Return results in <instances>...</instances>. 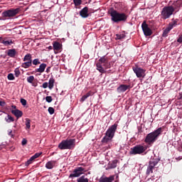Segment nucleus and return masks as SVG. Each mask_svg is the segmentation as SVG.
<instances>
[{
	"label": "nucleus",
	"instance_id": "obj_20",
	"mask_svg": "<svg viewBox=\"0 0 182 182\" xmlns=\"http://www.w3.org/2000/svg\"><path fill=\"white\" fill-rule=\"evenodd\" d=\"M171 29H173V26H168V27L163 31V33H162L163 38H167V36H168V33H170V31H171Z\"/></svg>",
	"mask_w": 182,
	"mask_h": 182
},
{
	"label": "nucleus",
	"instance_id": "obj_9",
	"mask_svg": "<svg viewBox=\"0 0 182 182\" xmlns=\"http://www.w3.org/2000/svg\"><path fill=\"white\" fill-rule=\"evenodd\" d=\"M117 123H115L109 127V129H108L105 133L107 137H109L111 139H113V137H114V133H116V130H117Z\"/></svg>",
	"mask_w": 182,
	"mask_h": 182
},
{
	"label": "nucleus",
	"instance_id": "obj_11",
	"mask_svg": "<svg viewBox=\"0 0 182 182\" xmlns=\"http://www.w3.org/2000/svg\"><path fill=\"white\" fill-rule=\"evenodd\" d=\"M83 171H85L83 167H77L73 170V173L70 174L69 178H73L75 177H80V176L83 174Z\"/></svg>",
	"mask_w": 182,
	"mask_h": 182
},
{
	"label": "nucleus",
	"instance_id": "obj_42",
	"mask_svg": "<svg viewBox=\"0 0 182 182\" xmlns=\"http://www.w3.org/2000/svg\"><path fill=\"white\" fill-rule=\"evenodd\" d=\"M46 100L48 103H51V102L53 100L52 99V96H47L46 97Z\"/></svg>",
	"mask_w": 182,
	"mask_h": 182
},
{
	"label": "nucleus",
	"instance_id": "obj_40",
	"mask_svg": "<svg viewBox=\"0 0 182 182\" xmlns=\"http://www.w3.org/2000/svg\"><path fill=\"white\" fill-rule=\"evenodd\" d=\"M116 36L119 40L124 39V38H126V36L124 34H117Z\"/></svg>",
	"mask_w": 182,
	"mask_h": 182
},
{
	"label": "nucleus",
	"instance_id": "obj_14",
	"mask_svg": "<svg viewBox=\"0 0 182 182\" xmlns=\"http://www.w3.org/2000/svg\"><path fill=\"white\" fill-rule=\"evenodd\" d=\"M127 89H130V85H120L117 88V91L118 93H124Z\"/></svg>",
	"mask_w": 182,
	"mask_h": 182
},
{
	"label": "nucleus",
	"instance_id": "obj_36",
	"mask_svg": "<svg viewBox=\"0 0 182 182\" xmlns=\"http://www.w3.org/2000/svg\"><path fill=\"white\" fill-rule=\"evenodd\" d=\"M7 79L9 80H15V76H14L13 73H9L7 76Z\"/></svg>",
	"mask_w": 182,
	"mask_h": 182
},
{
	"label": "nucleus",
	"instance_id": "obj_43",
	"mask_svg": "<svg viewBox=\"0 0 182 182\" xmlns=\"http://www.w3.org/2000/svg\"><path fill=\"white\" fill-rule=\"evenodd\" d=\"M48 113L53 114V113H55V109L51 107H48Z\"/></svg>",
	"mask_w": 182,
	"mask_h": 182
},
{
	"label": "nucleus",
	"instance_id": "obj_18",
	"mask_svg": "<svg viewBox=\"0 0 182 182\" xmlns=\"http://www.w3.org/2000/svg\"><path fill=\"white\" fill-rule=\"evenodd\" d=\"M16 55H18V52L15 48L9 49L7 51V55L9 56V58H16Z\"/></svg>",
	"mask_w": 182,
	"mask_h": 182
},
{
	"label": "nucleus",
	"instance_id": "obj_31",
	"mask_svg": "<svg viewBox=\"0 0 182 182\" xmlns=\"http://www.w3.org/2000/svg\"><path fill=\"white\" fill-rule=\"evenodd\" d=\"M112 138H110V137L106 136V134H105V136L102 138L101 141H102V143H109V141H110V140H112Z\"/></svg>",
	"mask_w": 182,
	"mask_h": 182
},
{
	"label": "nucleus",
	"instance_id": "obj_41",
	"mask_svg": "<svg viewBox=\"0 0 182 182\" xmlns=\"http://www.w3.org/2000/svg\"><path fill=\"white\" fill-rule=\"evenodd\" d=\"M33 65H41V61H39V59L36 58L33 60Z\"/></svg>",
	"mask_w": 182,
	"mask_h": 182
},
{
	"label": "nucleus",
	"instance_id": "obj_1",
	"mask_svg": "<svg viewBox=\"0 0 182 182\" xmlns=\"http://www.w3.org/2000/svg\"><path fill=\"white\" fill-rule=\"evenodd\" d=\"M108 14L111 16V21L114 22V23H119V22H127L128 16L125 13H120L114 8H111Z\"/></svg>",
	"mask_w": 182,
	"mask_h": 182
},
{
	"label": "nucleus",
	"instance_id": "obj_59",
	"mask_svg": "<svg viewBox=\"0 0 182 182\" xmlns=\"http://www.w3.org/2000/svg\"><path fill=\"white\" fill-rule=\"evenodd\" d=\"M2 149V146H0V150Z\"/></svg>",
	"mask_w": 182,
	"mask_h": 182
},
{
	"label": "nucleus",
	"instance_id": "obj_49",
	"mask_svg": "<svg viewBox=\"0 0 182 182\" xmlns=\"http://www.w3.org/2000/svg\"><path fill=\"white\" fill-rule=\"evenodd\" d=\"M48 86V82H43V85L41 86V87H43V89H46Z\"/></svg>",
	"mask_w": 182,
	"mask_h": 182
},
{
	"label": "nucleus",
	"instance_id": "obj_58",
	"mask_svg": "<svg viewBox=\"0 0 182 182\" xmlns=\"http://www.w3.org/2000/svg\"><path fill=\"white\" fill-rule=\"evenodd\" d=\"M0 41H2V37H0Z\"/></svg>",
	"mask_w": 182,
	"mask_h": 182
},
{
	"label": "nucleus",
	"instance_id": "obj_3",
	"mask_svg": "<svg viewBox=\"0 0 182 182\" xmlns=\"http://www.w3.org/2000/svg\"><path fill=\"white\" fill-rule=\"evenodd\" d=\"M75 143L76 139H75L63 140L58 144V149H60V150H72V149H75V146H76Z\"/></svg>",
	"mask_w": 182,
	"mask_h": 182
},
{
	"label": "nucleus",
	"instance_id": "obj_25",
	"mask_svg": "<svg viewBox=\"0 0 182 182\" xmlns=\"http://www.w3.org/2000/svg\"><path fill=\"white\" fill-rule=\"evenodd\" d=\"M53 49L54 50H60V43L55 41L53 43Z\"/></svg>",
	"mask_w": 182,
	"mask_h": 182
},
{
	"label": "nucleus",
	"instance_id": "obj_24",
	"mask_svg": "<svg viewBox=\"0 0 182 182\" xmlns=\"http://www.w3.org/2000/svg\"><path fill=\"white\" fill-rule=\"evenodd\" d=\"M6 123H12V122H15V119L12 117V116L7 114V117L4 118Z\"/></svg>",
	"mask_w": 182,
	"mask_h": 182
},
{
	"label": "nucleus",
	"instance_id": "obj_21",
	"mask_svg": "<svg viewBox=\"0 0 182 182\" xmlns=\"http://www.w3.org/2000/svg\"><path fill=\"white\" fill-rule=\"evenodd\" d=\"M55 164H56V161H50L46 163V167L48 170H52V168L55 167Z\"/></svg>",
	"mask_w": 182,
	"mask_h": 182
},
{
	"label": "nucleus",
	"instance_id": "obj_52",
	"mask_svg": "<svg viewBox=\"0 0 182 182\" xmlns=\"http://www.w3.org/2000/svg\"><path fill=\"white\" fill-rule=\"evenodd\" d=\"M179 100H182V92H179Z\"/></svg>",
	"mask_w": 182,
	"mask_h": 182
},
{
	"label": "nucleus",
	"instance_id": "obj_10",
	"mask_svg": "<svg viewBox=\"0 0 182 182\" xmlns=\"http://www.w3.org/2000/svg\"><path fill=\"white\" fill-rule=\"evenodd\" d=\"M134 73L136 74L137 77H143L144 78L146 76V70L140 68V67H133L132 68Z\"/></svg>",
	"mask_w": 182,
	"mask_h": 182
},
{
	"label": "nucleus",
	"instance_id": "obj_30",
	"mask_svg": "<svg viewBox=\"0 0 182 182\" xmlns=\"http://www.w3.org/2000/svg\"><path fill=\"white\" fill-rule=\"evenodd\" d=\"M77 182H89V178H86L85 176H82L77 180Z\"/></svg>",
	"mask_w": 182,
	"mask_h": 182
},
{
	"label": "nucleus",
	"instance_id": "obj_32",
	"mask_svg": "<svg viewBox=\"0 0 182 182\" xmlns=\"http://www.w3.org/2000/svg\"><path fill=\"white\" fill-rule=\"evenodd\" d=\"M41 154H42V152L36 153L33 156H32L31 157V160L33 161V160L38 159V157H39L41 156Z\"/></svg>",
	"mask_w": 182,
	"mask_h": 182
},
{
	"label": "nucleus",
	"instance_id": "obj_51",
	"mask_svg": "<svg viewBox=\"0 0 182 182\" xmlns=\"http://www.w3.org/2000/svg\"><path fill=\"white\" fill-rule=\"evenodd\" d=\"M32 86L36 87V86H38V82H32Z\"/></svg>",
	"mask_w": 182,
	"mask_h": 182
},
{
	"label": "nucleus",
	"instance_id": "obj_26",
	"mask_svg": "<svg viewBox=\"0 0 182 182\" xmlns=\"http://www.w3.org/2000/svg\"><path fill=\"white\" fill-rule=\"evenodd\" d=\"M31 62L32 63V55L27 54L23 58V62Z\"/></svg>",
	"mask_w": 182,
	"mask_h": 182
},
{
	"label": "nucleus",
	"instance_id": "obj_29",
	"mask_svg": "<svg viewBox=\"0 0 182 182\" xmlns=\"http://www.w3.org/2000/svg\"><path fill=\"white\" fill-rule=\"evenodd\" d=\"M1 43L5 45V46H11L14 43V41L12 40H9V41L3 40Z\"/></svg>",
	"mask_w": 182,
	"mask_h": 182
},
{
	"label": "nucleus",
	"instance_id": "obj_35",
	"mask_svg": "<svg viewBox=\"0 0 182 182\" xmlns=\"http://www.w3.org/2000/svg\"><path fill=\"white\" fill-rule=\"evenodd\" d=\"M26 126L27 129H31V119H26Z\"/></svg>",
	"mask_w": 182,
	"mask_h": 182
},
{
	"label": "nucleus",
	"instance_id": "obj_23",
	"mask_svg": "<svg viewBox=\"0 0 182 182\" xmlns=\"http://www.w3.org/2000/svg\"><path fill=\"white\" fill-rule=\"evenodd\" d=\"M54 85H55V79H53V77L50 78L48 81V88L50 90L53 89Z\"/></svg>",
	"mask_w": 182,
	"mask_h": 182
},
{
	"label": "nucleus",
	"instance_id": "obj_16",
	"mask_svg": "<svg viewBox=\"0 0 182 182\" xmlns=\"http://www.w3.org/2000/svg\"><path fill=\"white\" fill-rule=\"evenodd\" d=\"M180 6H181V4L179 1H174L171 6H169V8H172L173 12H174V11H178Z\"/></svg>",
	"mask_w": 182,
	"mask_h": 182
},
{
	"label": "nucleus",
	"instance_id": "obj_50",
	"mask_svg": "<svg viewBox=\"0 0 182 182\" xmlns=\"http://www.w3.org/2000/svg\"><path fill=\"white\" fill-rule=\"evenodd\" d=\"M9 136H11V137L14 138V134H12V130H11L9 132Z\"/></svg>",
	"mask_w": 182,
	"mask_h": 182
},
{
	"label": "nucleus",
	"instance_id": "obj_28",
	"mask_svg": "<svg viewBox=\"0 0 182 182\" xmlns=\"http://www.w3.org/2000/svg\"><path fill=\"white\" fill-rule=\"evenodd\" d=\"M21 66L24 68V69H28V68H31V66H32V62L26 61L23 63Z\"/></svg>",
	"mask_w": 182,
	"mask_h": 182
},
{
	"label": "nucleus",
	"instance_id": "obj_7",
	"mask_svg": "<svg viewBox=\"0 0 182 182\" xmlns=\"http://www.w3.org/2000/svg\"><path fill=\"white\" fill-rule=\"evenodd\" d=\"M160 161V159L156 158L153 159L152 160L149 161L148 167L146 168V176H150L151 173H153V169L155 166L159 164V162Z\"/></svg>",
	"mask_w": 182,
	"mask_h": 182
},
{
	"label": "nucleus",
	"instance_id": "obj_13",
	"mask_svg": "<svg viewBox=\"0 0 182 182\" xmlns=\"http://www.w3.org/2000/svg\"><path fill=\"white\" fill-rule=\"evenodd\" d=\"M114 181V176H110L107 177L106 176L103 175L99 179V182H113Z\"/></svg>",
	"mask_w": 182,
	"mask_h": 182
},
{
	"label": "nucleus",
	"instance_id": "obj_48",
	"mask_svg": "<svg viewBox=\"0 0 182 182\" xmlns=\"http://www.w3.org/2000/svg\"><path fill=\"white\" fill-rule=\"evenodd\" d=\"M178 43H182V34L179 36V38L177 39Z\"/></svg>",
	"mask_w": 182,
	"mask_h": 182
},
{
	"label": "nucleus",
	"instance_id": "obj_56",
	"mask_svg": "<svg viewBox=\"0 0 182 182\" xmlns=\"http://www.w3.org/2000/svg\"><path fill=\"white\" fill-rule=\"evenodd\" d=\"M11 107H12L13 109H15V110H16V105H12Z\"/></svg>",
	"mask_w": 182,
	"mask_h": 182
},
{
	"label": "nucleus",
	"instance_id": "obj_17",
	"mask_svg": "<svg viewBox=\"0 0 182 182\" xmlns=\"http://www.w3.org/2000/svg\"><path fill=\"white\" fill-rule=\"evenodd\" d=\"M89 11V8L87 6L84 7L80 11V15L82 18H87L89 16V14L87 13Z\"/></svg>",
	"mask_w": 182,
	"mask_h": 182
},
{
	"label": "nucleus",
	"instance_id": "obj_37",
	"mask_svg": "<svg viewBox=\"0 0 182 182\" xmlns=\"http://www.w3.org/2000/svg\"><path fill=\"white\" fill-rule=\"evenodd\" d=\"M74 4L75 6H79L82 4V0H73Z\"/></svg>",
	"mask_w": 182,
	"mask_h": 182
},
{
	"label": "nucleus",
	"instance_id": "obj_45",
	"mask_svg": "<svg viewBox=\"0 0 182 182\" xmlns=\"http://www.w3.org/2000/svg\"><path fill=\"white\" fill-rule=\"evenodd\" d=\"M20 102L23 106H26V100L21 98L20 100Z\"/></svg>",
	"mask_w": 182,
	"mask_h": 182
},
{
	"label": "nucleus",
	"instance_id": "obj_8",
	"mask_svg": "<svg viewBox=\"0 0 182 182\" xmlns=\"http://www.w3.org/2000/svg\"><path fill=\"white\" fill-rule=\"evenodd\" d=\"M173 8L168 6H165L161 11V16L163 19H168L170 16L173 15Z\"/></svg>",
	"mask_w": 182,
	"mask_h": 182
},
{
	"label": "nucleus",
	"instance_id": "obj_34",
	"mask_svg": "<svg viewBox=\"0 0 182 182\" xmlns=\"http://www.w3.org/2000/svg\"><path fill=\"white\" fill-rule=\"evenodd\" d=\"M177 22H178V20L176 19V20L173 21V23H170L168 24V26H172V29H173V28H174V26H177Z\"/></svg>",
	"mask_w": 182,
	"mask_h": 182
},
{
	"label": "nucleus",
	"instance_id": "obj_60",
	"mask_svg": "<svg viewBox=\"0 0 182 182\" xmlns=\"http://www.w3.org/2000/svg\"><path fill=\"white\" fill-rule=\"evenodd\" d=\"M3 113H5V114H6V112H3Z\"/></svg>",
	"mask_w": 182,
	"mask_h": 182
},
{
	"label": "nucleus",
	"instance_id": "obj_57",
	"mask_svg": "<svg viewBox=\"0 0 182 182\" xmlns=\"http://www.w3.org/2000/svg\"><path fill=\"white\" fill-rule=\"evenodd\" d=\"M49 69H50V67H48L46 70V71L48 72L49 70Z\"/></svg>",
	"mask_w": 182,
	"mask_h": 182
},
{
	"label": "nucleus",
	"instance_id": "obj_6",
	"mask_svg": "<svg viewBox=\"0 0 182 182\" xmlns=\"http://www.w3.org/2000/svg\"><path fill=\"white\" fill-rule=\"evenodd\" d=\"M107 62L108 60L106 55H104L99 59V62L96 63V68L100 73H106V70H105V68H103V65H105Z\"/></svg>",
	"mask_w": 182,
	"mask_h": 182
},
{
	"label": "nucleus",
	"instance_id": "obj_19",
	"mask_svg": "<svg viewBox=\"0 0 182 182\" xmlns=\"http://www.w3.org/2000/svg\"><path fill=\"white\" fill-rule=\"evenodd\" d=\"M11 113L12 114H14L17 119H19V117H22V116H23V112L19 109H12Z\"/></svg>",
	"mask_w": 182,
	"mask_h": 182
},
{
	"label": "nucleus",
	"instance_id": "obj_15",
	"mask_svg": "<svg viewBox=\"0 0 182 182\" xmlns=\"http://www.w3.org/2000/svg\"><path fill=\"white\" fill-rule=\"evenodd\" d=\"M117 163H119V160L114 159L109 162L107 166V170H112L113 168H116L117 167Z\"/></svg>",
	"mask_w": 182,
	"mask_h": 182
},
{
	"label": "nucleus",
	"instance_id": "obj_4",
	"mask_svg": "<svg viewBox=\"0 0 182 182\" xmlns=\"http://www.w3.org/2000/svg\"><path fill=\"white\" fill-rule=\"evenodd\" d=\"M146 150H147V147L141 144H137L130 149L129 155L136 156V154H143Z\"/></svg>",
	"mask_w": 182,
	"mask_h": 182
},
{
	"label": "nucleus",
	"instance_id": "obj_27",
	"mask_svg": "<svg viewBox=\"0 0 182 182\" xmlns=\"http://www.w3.org/2000/svg\"><path fill=\"white\" fill-rule=\"evenodd\" d=\"M90 96H92V92H88L87 94L84 95L81 99H80V102H85V100H86V99H87V97H89Z\"/></svg>",
	"mask_w": 182,
	"mask_h": 182
},
{
	"label": "nucleus",
	"instance_id": "obj_55",
	"mask_svg": "<svg viewBox=\"0 0 182 182\" xmlns=\"http://www.w3.org/2000/svg\"><path fill=\"white\" fill-rule=\"evenodd\" d=\"M154 176H151V178H149L148 180H149V181L151 180V181H153V180H154Z\"/></svg>",
	"mask_w": 182,
	"mask_h": 182
},
{
	"label": "nucleus",
	"instance_id": "obj_39",
	"mask_svg": "<svg viewBox=\"0 0 182 182\" xmlns=\"http://www.w3.org/2000/svg\"><path fill=\"white\" fill-rule=\"evenodd\" d=\"M14 73H15L16 77H19V75H21V71L19 70L18 68H16V69L14 70Z\"/></svg>",
	"mask_w": 182,
	"mask_h": 182
},
{
	"label": "nucleus",
	"instance_id": "obj_54",
	"mask_svg": "<svg viewBox=\"0 0 182 182\" xmlns=\"http://www.w3.org/2000/svg\"><path fill=\"white\" fill-rule=\"evenodd\" d=\"M49 49V50H52V49H53V47H52L51 46H48V48Z\"/></svg>",
	"mask_w": 182,
	"mask_h": 182
},
{
	"label": "nucleus",
	"instance_id": "obj_46",
	"mask_svg": "<svg viewBox=\"0 0 182 182\" xmlns=\"http://www.w3.org/2000/svg\"><path fill=\"white\" fill-rule=\"evenodd\" d=\"M0 106L1 107H5V106H6V102H5V101H0Z\"/></svg>",
	"mask_w": 182,
	"mask_h": 182
},
{
	"label": "nucleus",
	"instance_id": "obj_5",
	"mask_svg": "<svg viewBox=\"0 0 182 182\" xmlns=\"http://www.w3.org/2000/svg\"><path fill=\"white\" fill-rule=\"evenodd\" d=\"M19 12H21V9L19 8L10 9L4 11L1 15L4 18H14V16H16Z\"/></svg>",
	"mask_w": 182,
	"mask_h": 182
},
{
	"label": "nucleus",
	"instance_id": "obj_38",
	"mask_svg": "<svg viewBox=\"0 0 182 182\" xmlns=\"http://www.w3.org/2000/svg\"><path fill=\"white\" fill-rule=\"evenodd\" d=\"M104 66V69L105 70H106V69H110V63H109V61H107L105 64H103Z\"/></svg>",
	"mask_w": 182,
	"mask_h": 182
},
{
	"label": "nucleus",
	"instance_id": "obj_2",
	"mask_svg": "<svg viewBox=\"0 0 182 182\" xmlns=\"http://www.w3.org/2000/svg\"><path fill=\"white\" fill-rule=\"evenodd\" d=\"M163 132V128L159 127L154 132L148 134L144 139V142L146 144H153L160 137V135Z\"/></svg>",
	"mask_w": 182,
	"mask_h": 182
},
{
	"label": "nucleus",
	"instance_id": "obj_12",
	"mask_svg": "<svg viewBox=\"0 0 182 182\" xmlns=\"http://www.w3.org/2000/svg\"><path fill=\"white\" fill-rule=\"evenodd\" d=\"M142 31L144 32V35L145 36H151L153 34V31H151V29L149 28V25L147 23H146V21H144L141 24Z\"/></svg>",
	"mask_w": 182,
	"mask_h": 182
},
{
	"label": "nucleus",
	"instance_id": "obj_47",
	"mask_svg": "<svg viewBox=\"0 0 182 182\" xmlns=\"http://www.w3.org/2000/svg\"><path fill=\"white\" fill-rule=\"evenodd\" d=\"M28 143V140H26V139H23L21 144L22 146H25L26 144H27Z\"/></svg>",
	"mask_w": 182,
	"mask_h": 182
},
{
	"label": "nucleus",
	"instance_id": "obj_53",
	"mask_svg": "<svg viewBox=\"0 0 182 182\" xmlns=\"http://www.w3.org/2000/svg\"><path fill=\"white\" fill-rule=\"evenodd\" d=\"M176 160H182V156H178L176 158Z\"/></svg>",
	"mask_w": 182,
	"mask_h": 182
},
{
	"label": "nucleus",
	"instance_id": "obj_22",
	"mask_svg": "<svg viewBox=\"0 0 182 182\" xmlns=\"http://www.w3.org/2000/svg\"><path fill=\"white\" fill-rule=\"evenodd\" d=\"M45 69H46V64L42 63L40 65L39 68L36 70V72H38L39 73H43V72H45Z\"/></svg>",
	"mask_w": 182,
	"mask_h": 182
},
{
	"label": "nucleus",
	"instance_id": "obj_44",
	"mask_svg": "<svg viewBox=\"0 0 182 182\" xmlns=\"http://www.w3.org/2000/svg\"><path fill=\"white\" fill-rule=\"evenodd\" d=\"M32 161H33V160L32 159V158H30L29 160H28L26 162L25 166H26L28 167V166H29V164H32Z\"/></svg>",
	"mask_w": 182,
	"mask_h": 182
},
{
	"label": "nucleus",
	"instance_id": "obj_33",
	"mask_svg": "<svg viewBox=\"0 0 182 182\" xmlns=\"http://www.w3.org/2000/svg\"><path fill=\"white\" fill-rule=\"evenodd\" d=\"M33 80H35V77H33V75H31L27 77V82L28 83H33Z\"/></svg>",
	"mask_w": 182,
	"mask_h": 182
}]
</instances>
